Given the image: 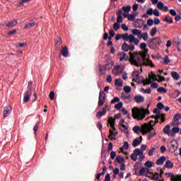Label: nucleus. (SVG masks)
Wrapping results in <instances>:
<instances>
[{
  "instance_id": "nucleus-1",
  "label": "nucleus",
  "mask_w": 181,
  "mask_h": 181,
  "mask_svg": "<svg viewBox=\"0 0 181 181\" xmlns=\"http://www.w3.org/2000/svg\"><path fill=\"white\" fill-rule=\"evenodd\" d=\"M148 49H145L142 52H134L129 53L130 63L133 66H151V67H155V64L149 58H146Z\"/></svg>"
},
{
  "instance_id": "nucleus-2",
  "label": "nucleus",
  "mask_w": 181,
  "mask_h": 181,
  "mask_svg": "<svg viewBox=\"0 0 181 181\" xmlns=\"http://www.w3.org/2000/svg\"><path fill=\"white\" fill-rule=\"evenodd\" d=\"M149 110L145 109L144 107L138 108L137 107H134L132 110V115L134 119H137V121H142L146 117V115H149Z\"/></svg>"
},
{
  "instance_id": "nucleus-3",
  "label": "nucleus",
  "mask_w": 181,
  "mask_h": 181,
  "mask_svg": "<svg viewBox=\"0 0 181 181\" xmlns=\"http://www.w3.org/2000/svg\"><path fill=\"white\" fill-rule=\"evenodd\" d=\"M122 39L124 42H129V43H134L136 46L139 45V40L136 38L133 35H128V33L124 34H117L115 36V40H119Z\"/></svg>"
},
{
  "instance_id": "nucleus-4",
  "label": "nucleus",
  "mask_w": 181,
  "mask_h": 181,
  "mask_svg": "<svg viewBox=\"0 0 181 181\" xmlns=\"http://www.w3.org/2000/svg\"><path fill=\"white\" fill-rule=\"evenodd\" d=\"M148 47L155 50V49H159V46H160L162 43V39L159 37L151 38L148 40Z\"/></svg>"
},
{
  "instance_id": "nucleus-5",
  "label": "nucleus",
  "mask_w": 181,
  "mask_h": 181,
  "mask_svg": "<svg viewBox=\"0 0 181 181\" xmlns=\"http://www.w3.org/2000/svg\"><path fill=\"white\" fill-rule=\"evenodd\" d=\"M133 132L137 135H139L141 132H142L143 135H145V134H148V132H148V125L146 124H142L141 127L134 126L133 127Z\"/></svg>"
},
{
  "instance_id": "nucleus-6",
  "label": "nucleus",
  "mask_w": 181,
  "mask_h": 181,
  "mask_svg": "<svg viewBox=\"0 0 181 181\" xmlns=\"http://www.w3.org/2000/svg\"><path fill=\"white\" fill-rule=\"evenodd\" d=\"M132 75L133 77V80H134L136 83H137L138 84H142V83L144 84L145 79H144L143 76H141L139 75V70H136L133 71Z\"/></svg>"
},
{
  "instance_id": "nucleus-7",
  "label": "nucleus",
  "mask_w": 181,
  "mask_h": 181,
  "mask_svg": "<svg viewBox=\"0 0 181 181\" xmlns=\"http://www.w3.org/2000/svg\"><path fill=\"white\" fill-rule=\"evenodd\" d=\"M153 122V120L150 121L148 123L144 124V125H147V131L148 132H151V134L148 135V139H151L156 135V132L155 131V129L152 126V123Z\"/></svg>"
},
{
  "instance_id": "nucleus-8",
  "label": "nucleus",
  "mask_w": 181,
  "mask_h": 181,
  "mask_svg": "<svg viewBox=\"0 0 181 181\" xmlns=\"http://www.w3.org/2000/svg\"><path fill=\"white\" fill-rule=\"evenodd\" d=\"M124 71H125V67L122 65H116L112 70V72L115 76H121Z\"/></svg>"
},
{
  "instance_id": "nucleus-9",
  "label": "nucleus",
  "mask_w": 181,
  "mask_h": 181,
  "mask_svg": "<svg viewBox=\"0 0 181 181\" xmlns=\"http://www.w3.org/2000/svg\"><path fill=\"white\" fill-rule=\"evenodd\" d=\"M168 146L170 152H175V151H177V148H179V144H177V141L173 140L168 144Z\"/></svg>"
},
{
  "instance_id": "nucleus-10",
  "label": "nucleus",
  "mask_w": 181,
  "mask_h": 181,
  "mask_svg": "<svg viewBox=\"0 0 181 181\" xmlns=\"http://www.w3.org/2000/svg\"><path fill=\"white\" fill-rule=\"evenodd\" d=\"M122 50L123 52H128L130 50V52H134L135 50V45L134 44H131L130 45H128L127 42H124L122 45Z\"/></svg>"
},
{
  "instance_id": "nucleus-11",
  "label": "nucleus",
  "mask_w": 181,
  "mask_h": 181,
  "mask_svg": "<svg viewBox=\"0 0 181 181\" xmlns=\"http://www.w3.org/2000/svg\"><path fill=\"white\" fill-rule=\"evenodd\" d=\"M104 103H105V93H104L103 90H100L99 93L98 105L101 107L104 105Z\"/></svg>"
},
{
  "instance_id": "nucleus-12",
  "label": "nucleus",
  "mask_w": 181,
  "mask_h": 181,
  "mask_svg": "<svg viewBox=\"0 0 181 181\" xmlns=\"http://www.w3.org/2000/svg\"><path fill=\"white\" fill-rule=\"evenodd\" d=\"M149 175V169L146 167H142L138 174V176H148Z\"/></svg>"
},
{
  "instance_id": "nucleus-13",
  "label": "nucleus",
  "mask_w": 181,
  "mask_h": 181,
  "mask_svg": "<svg viewBox=\"0 0 181 181\" xmlns=\"http://www.w3.org/2000/svg\"><path fill=\"white\" fill-rule=\"evenodd\" d=\"M181 119L180 114H175L173 117V121L171 122V125H179V119Z\"/></svg>"
},
{
  "instance_id": "nucleus-14",
  "label": "nucleus",
  "mask_w": 181,
  "mask_h": 181,
  "mask_svg": "<svg viewBox=\"0 0 181 181\" xmlns=\"http://www.w3.org/2000/svg\"><path fill=\"white\" fill-rule=\"evenodd\" d=\"M122 11H123V16L124 18H127L129 12L131 11V6H123L122 8Z\"/></svg>"
},
{
  "instance_id": "nucleus-15",
  "label": "nucleus",
  "mask_w": 181,
  "mask_h": 181,
  "mask_svg": "<svg viewBox=\"0 0 181 181\" xmlns=\"http://www.w3.org/2000/svg\"><path fill=\"white\" fill-rule=\"evenodd\" d=\"M18 25V21L13 20L11 21H9L8 23H4L2 25L3 28L4 26H6V28H14V26H16Z\"/></svg>"
},
{
  "instance_id": "nucleus-16",
  "label": "nucleus",
  "mask_w": 181,
  "mask_h": 181,
  "mask_svg": "<svg viewBox=\"0 0 181 181\" xmlns=\"http://www.w3.org/2000/svg\"><path fill=\"white\" fill-rule=\"evenodd\" d=\"M134 101H136L137 104H141V103H144L145 101V97L141 95H136L134 96Z\"/></svg>"
},
{
  "instance_id": "nucleus-17",
  "label": "nucleus",
  "mask_w": 181,
  "mask_h": 181,
  "mask_svg": "<svg viewBox=\"0 0 181 181\" xmlns=\"http://www.w3.org/2000/svg\"><path fill=\"white\" fill-rule=\"evenodd\" d=\"M11 112H12V107L11 106H6L4 110V118H6V117H8Z\"/></svg>"
},
{
  "instance_id": "nucleus-18",
  "label": "nucleus",
  "mask_w": 181,
  "mask_h": 181,
  "mask_svg": "<svg viewBox=\"0 0 181 181\" xmlns=\"http://www.w3.org/2000/svg\"><path fill=\"white\" fill-rule=\"evenodd\" d=\"M117 56L120 62H124V60L127 62V60H128V55H127L125 52H121L117 54Z\"/></svg>"
},
{
  "instance_id": "nucleus-19",
  "label": "nucleus",
  "mask_w": 181,
  "mask_h": 181,
  "mask_svg": "<svg viewBox=\"0 0 181 181\" xmlns=\"http://www.w3.org/2000/svg\"><path fill=\"white\" fill-rule=\"evenodd\" d=\"M107 66H108V64L99 65L100 74L102 76H104L107 74Z\"/></svg>"
},
{
  "instance_id": "nucleus-20",
  "label": "nucleus",
  "mask_w": 181,
  "mask_h": 181,
  "mask_svg": "<svg viewBox=\"0 0 181 181\" xmlns=\"http://www.w3.org/2000/svg\"><path fill=\"white\" fill-rule=\"evenodd\" d=\"M32 95V93L30 91H25L24 93V98L23 101L24 103H28L29 100H30V95Z\"/></svg>"
},
{
  "instance_id": "nucleus-21",
  "label": "nucleus",
  "mask_w": 181,
  "mask_h": 181,
  "mask_svg": "<svg viewBox=\"0 0 181 181\" xmlns=\"http://www.w3.org/2000/svg\"><path fill=\"white\" fill-rule=\"evenodd\" d=\"M103 111L98 112L96 114V117L98 118H101V117H103V115H105L107 114V107H103Z\"/></svg>"
},
{
  "instance_id": "nucleus-22",
  "label": "nucleus",
  "mask_w": 181,
  "mask_h": 181,
  "mask_svg": "<svg viewBox=\"0 0 181 181\" xmlns=\"http://www.w3.org/2000/svg\"><path fill=\"white\" fill-rule=\"evenodd\" d=\"M115 119H114V118L112 117H110L107 120L108 124H110L112 129H113V131H115Z\"/></svg>"
},
{
  "instance_id": "nucleus-23",
  "label": "nucleus",
  "mask_w": 181,
  "mask_h": 181,
  "mask_svg": "<svg viewBox=\"0 0 181 181\" xmlns=\"http://www.w3.org/2000/svg\"><path fill=\"white\" fill-rule=\"evenodd\" d=\"M115 130L112 129L109 130V134H110L109 138H110L111 141L115 139V136L118 135V133L115 132Z\"/></svg>"
},
{
  "instance_id": "nucleus-24",
  "label": "nucleus",
  "mask_w": 181,
  "mask_h": 181,
  "mask_svg": "<svg viewBox=\"0 0 181 181\" xmlns=\"http://www.w3.org/2000/svg\"><path fill=\"white\" fill-rule=\"evenodd\" d=\"M144 166L147 169H151V168H153L155 166V163L151 160H147L144 163Z\"/></svg>"
},
{
  "instance_id": "nucleus-25",
  "label": "nucleus",
  "mask_w": 181,
  "mask_h": 181,
  "mask_svg": "<svg viewBox=\"0 0 181 181\" xmlns=\"http://www.w3.org/2000/svg\"><path fill=\"white\" fill-rule=\"evenodd\" d=\"M170 125L167 124L163 129V132L165 134V135H168V136H170Z\"/></svg>"
},
{
  "instance_id": "nucleus-26",
  "label": "nucleus",
  "mask_w": 181,
  "mask_h": 181,
  "mask_svg": "<svg viewBox=\"0 0 181 181\" xmlns=\"http://www.w3.org/2000/svg\"><path fill=\"white\" fill-rule=\"evenodd\" d=\"M132 33L134 36H141V35H142V31L135 28L132 30Z\"/></svg>"
},
{
  "instance_id": "nucleus-27",
  "label": "nucleus",
  "mask_w": 181,
  "mask_h": 181,
  "mask_svg": "<svg viewBox=\"0 0 181 181\" xmlns=\"http://www.w3.org/2000/svg\"><path fill=\"white\" fill-rule=\"evenodd\" d=\"M119 129L122 131V132H124V134H126V135H129V132L128 131V127L124 125H122L119 127Z\"/></svg>"
},
{
  "instance_id": "nucleus-28",
  "label": "nucleus",
  "mask_w": 181,
  "mask_h": 181,
  "mask_svg": "<svg viewBox=\"0 0 181 181\" xmlns=\"http://www.w3.org/2000/svg\"><path fill=\"white\" fill-rule=\"evenodd\" d=\"M175 43L177 45V49L178 52H181V39L180 38L175 39Z\"/></svg>"
},
{
  "instance_id": "nucleus-29",
  "label": "nucleus",
  "mask_w": 181,
  "mask_h": 181,
  "mask_svg": "<svg viewBox=\"0 0 181 181\" xmlns=\"http://www.w3.org/2000/svg\"><path fill=\"white\" fill-rule=\"evenodd\" d=\"M165 160H166V157L163 156L157 160L156 165H163V163H165Z\"/></svg>"
},
{
  "instance_id": "nucleus-30",
  "label": "nucleus",
  "mask_w": 181,
  "mask_h": 181,
  "mask_svg": "<svg viewBox=\"0 0 181 181\" xmlns=\"http://www.w3.org/2000/svg\"><path fill=\"white\" fill-rule=\"evenodd\" d=\"M171 76L176 81H177V80H179V78H180V75H179L178 73L176 72V71H172L171 72Z\"/></svg>"
},
{
  "instance_id": "nucleus-31",
  "label": "nucleus",
  "mask_w": 181,
  "mask_h": 181,
  "mask_svg": "<svg viewBox=\"0 0 181 181\" xmlns=\"http://www.w3.org/2000/svg\"><path fill=\"white\" fill-rule=\"evenodd\" d=\"M165 168L167 169H172L173 168V163L170 160H167L164 165Z\"/></svg>"
},
{
  "instance_id": "nucleus-32",
  "label": "nucleus",
  "mask_w": 181,
  "mask_h": 181,
  "mask_svg": "<svg viewBox=\"0 0 181 181\" xmlns=\"http://www.w3.org/2000/svg\"><path fill=\"white\" fill-rule=\"evenodd\" d=\"M133 153L139 156V155H144V151L141 148H136L133 151Z\"/></svg>"
},
{
  "instance_id": "nucleus-33",
  "label": "nucleus",
  "mask_w": 181,
  "mask_h": 181,
  "mask_svg": "<svg viewBox=\"0 0 181 181\" xmlns=\"http://www.w3.org/2000/svg\"><path fill=\"white\" fill-rule=\"evenodd\" d=\"M115 85L117 87H122V79L117 78L115 81Z\"/></svg>"
},
{
  "instance_id": "nucleus-34",
  "label": "nucleus",
  "mask_w": 181,
  "mask_h": 181,
  "mask_svg": "<svg viewBox=\"0 0 181 181\" xmlns=\"http://www.w3.org/2000/svg\"><path fill=\"white\" fill-rule=\"evenodd\" d=\"M62 54L64 57H67V56H69V49L66 47L62 49Z\"/></svg>"
},
{
  "instance_id": "nucleus-35",
  "label": "nucleus",
  "mask_w": 181,
  "mask_h": 181,
  "mask_svg": "<svg viewBox=\"0 0 181 181\" xmlns=\"http://www.w3.org/2000/svg\"><path fill=\"white\" fill-rule=\"evenodd\" d=\"M35 25H36V23L35 22L29 23L24 26V29H30V28H33Z\"/></svg>"
},
{
  "instance_id": "nucleus-36",
  "label": "nucleus",
  "mask_w": 181,
  "mask_h": 181,
  "mask_svg": "<svg viewBox=\"0 0 181 181\" xmlns=\"http://www.w3.org/2000/svg\"><path fill=\"white\" fill-rule=\"evenodd\" d=\"M139 144H141V141H139V139H135L133 141L132 146H134V148H136V146H138Z\"/></svg>"
},
{
  "instance_id": "nucleus-37",
  "label": "nucleus",
  "mask_w": 181,
  "mask_h": 181,
  "mask_svg": "<svg viewBox=\"0 0 181 181\" xmlns=\"http://www.w3.org/2000/svg\"><path fill=\"white\" fill-rule=\"evenodd\" d=\"M129 148V144H128L127 141H125L124 143V145L120 148V151H122V152L124 151V149H128Z\"/></svg>"
},
{
  "instance_id": "nucleus-38",
  "label": "nucleus",
  "mask_w": 181,
  "mask_h": 181,
  "mask_svg": "<svg viewBox=\"0 0 181 181\" xmlns=\"http://www.w3.org/2000/svg\"><path fill=\"white\" fill-rule=\"evenodd\" d=\"M172 180L173 181H181V175H173Z\"/></svg>"
},
{
  "instance_id": "nucleus-39",
  "label": "nucleus",
  "mask_w": 181,
  "mask_h": 181,
  "mask_svg": "<svg viewBox=\"0 0 181 181\" xmlns=\"http://www.w3.org/2000/svg\"><path fill=\"white\" fill-rule=\"evenodd\" d=\"M116 161L117 163H122L124 162V158L121 156H117L116 157Z\"/></svg>"
},
{
  "instance_id": "nucleus-40",
  "label": "nucleus",
  "mask_w": 181,
  "mask_h": 181,
  "mask_svg": "<svg viewBox=\"0 0 181 181\" xmlns=\"http://www.w3.org/2000/svg\"><path fill=\"white\" fill-rule=\"evenodd\" d=\"M158 115V118L159 119H161V122H160V124H162V122H165V114H161V115Z\"/></svg>"
},
{
  "instance_id": "nucleus-41",
  "label": "nucleus",
  "mask_w": 181,
  "mask_h": 181,
  "mask_svg": "<svg viewBox=\"0 0 181 181\" xmlns=\"http://www.w3.org/2000/svg\"><path fill=\"white\" fill-rule=\"evenodd\" d=\"M152 76L148 77L146 81L144 82V86H146L148 84H151L152 83Z\"/></svg>"
},
{
  "instance_id": "nucleus-42",
  "label": "nucleus",
  "mask_w": 181,
  "mask_h": 181,
  "mask_svg": "<svg viewBox=\"0 0 181 181\" xmlns=\"http://www.w3.org/2000/svg\"><path fill=\"white\" fill-rule=\"evenodd\" d=\"M127 18L128 21H135L136 16L134 14H128V16H127Z\"/></svg>"
},
{
  "instance_id": "nucleus-43",
  "label": "nucleus",
  "mask_w": 181,
  "mask_h": 181,
  "mask_svg": "<svg viewBox=\"0 0 181 181\" xmlns=\"http://www.w3.org/2000/svg\"><path fill=\"white\" fill-rule=\"evenodd\" d=\"M123 90L126 94H128L131 93V86H126L124 87Z\"/></svg>"
},
{
  "instance_id": "nucleus-44",
  "label": "nucleus",
  "mask_w": 181,
  "mask_h": 181,
  "mask_svg": "<svg viewBox=\"0 0 181 181\" xmlns=\"http://www.w3.org/2000/svg\"><path fill=\"white\" fill-rule=\"evenodd\" d=\"M158 93H168V90H166L165 88L163 87H160L157 89Z\"/></svg>"
},
{
  "instance_id": "nucleus-45",
  "label": "nucleus",
  "mask_w": 181,
  "mask_h": 181,
  "mask_svg": "<svg viewBox=\"0 0 181 181\" xmlns=\"http://www.w3.org/2000/svg\"><path fill=\"white\" fill-rule=\"evenodd\" d=\"M165 6V4H163V3L162 1H158L157 4V8L158 9H160V11L161 9H163V7Z\"/></svg>"
},
{
  "instance_id": "nucleus-46",
  "label": "nucleus",
  "mask_w": 181,
  "mask_h": 181,
  "mask_svg": "<svg viewBox=\"0 0 181 181\" xmlns=\"http://www.w3.org/2000/svg\"><path fill=\"white\" fill-rule=\"evenodd\" d=\"M131 159L132 160H133L134 162H136V160H138V156H136V154H134V153H132L130 155Z\"/></svg>"
},
{
  "instance_id": "nucleus-47",
  "label": "nucleus",
  "mask_w": 181,
  "mask_h": 181,
  "mask_svg": "<svg viewBox=\"0 0 181 181\" xmlns=\"http://www.w3.org/2000/svg\"><path fill=\"white\" fill-rule=\"evenodd\" d=\"M122 102H119L115 105V110H121V108H122Z\"/></svg>"
},
{
  "instance_id": "nucleus-48",
  "label": "nucleus",
  "mask_w": 181,
  "mask_h": 181,
  "mask_svg": "<svg viewBox=\"0 0 181 181\" xmlns=\"http://www.w3.org/2000/svg\"><path fill=\"white\" fill-rule=\"evenodd\" d=\"M119 28H121V25L119 24V23H115L113 25V29L115 30H118V29H119Z\"/></svg>"
},
{
  "instance_id": "nucleus-49",
  "label": "nucleus",
  "mask_w": 181,
  "mask_h": 181,
  "mask_svg": "<svg viewBox=\"0 0 181 181\" xmlns=\"http://www.w3.org/2000/svg\"><path fill=\"white\" fill-rule=\"evenodd\" d=\"M156 32H158L156 27L153 28L150 33L151 36H155V35H156Z\"/></svg>"
},
{
  "instance_id": "nucleus-50",
  "label": "nucleus",
  "mask_w": 181,
  "mask_h": 181,
  "mask_svg": "<svg viewBox=\"0 0 181 181\" xmlns=\"http://www.w3.org/2000/svg\"><path fill=\"white\" fill-rule=\"evenodd\" d=\"M140 49H141L142 50H144V52H145V50H148V49H146V43L145 42H141L140 44Z\"/></svg>"
},
{
  "instance_id": "nucleus-51",
  "label": "nucleus",
  "mask_w": 181,
  "mask_h": 181,
  "mask_svg": "<svg viewBox=\"0 0 181 181\" xmlns=\"http://www.w3.org/2000/svg\"><path fill=\"white\" fill-rule=\"evenodd\" d=\"M119 174V168H115L113 170V177H117V175Z\"/></svg>"
},
{
  "instance_id": "nucleus-52",
  "label": "nucleus",
  "mask_w": 181,
  "mask_h": 181,
  "mask_svg": "<svg viewBox=\"0 0 181 181\" xmlns=\"http://www.w3.org/2000/svg\"><path fill=\"white\" fill-rule=\"evenodd\" d=\"M156 148L155 147H152L150 151L148 152V156H152L153 155V153L155 152L156 151Z\"/></svg>"
},
{
  "instance_id": "nucleus-53",
  "label": "nucleus",
  "mask_w": 181,
  "mask_h": 181,
  "mask_svg": "<svg viewBox=\"0 0 181 181\" xmlns=\"http://www.w3.org/2000/svg\"><path fill=\"white\" fill-rule=\"evenodd\" d=\"M141 37L144 40H148V37H149V35H148V33H144L142 35H141Z\"/></svg>"
},
{
  "instance_id": "nucleus-54",
  "label": "nucleus",
  "mask_w": 181,
  "mask_h": 181,
  "mask_svg": "<svg viewBox=\"0 0 181 181\" xmlns=\"http://www.w3.org/2000/svg\"><path fill=\"white\" fill-rule=\"evenodd\" d=\"M111 104H115V103H119V98L118 97H115L112 100H111Z\"/></svg>"
},
{
  "instance_id": "nucleus-55",
  "label": "nucleus",
  "mask_w": 181,
  "mask_h": 181,
  "mask_svg": "<svg viewBox=\"0 0 181 181\" xmlns=\"http://www.w3.org/2000/svg\"><path fill=\"white\" fill-rule=\"evenodd\" d=\"M122 112H123V114L124 115H127L128 118H129V116L131 115V114H129V112H128L127 110H126L125 108H122Z\"/></svg>"
},
{
  "instance_id": "nucleus-56",
  "label": "nucleus",
  "mask_w": 181,
  "mask_h": 181,
  "mask_svg": "<svg viewBox=\"0 0 181 181\" xmlns=\"http://www.w3.org/2000/svg\"><path fill=\"white\" fill-rule=\"evenodd\" d=\"M124 22V19H122V16H117V23H122Z\"/></svg>"
},
{
  "instance_id": "nucleus-57",
  "label": "nucleus",
  "mask_w": 181,
  "mask_h": 181,
  "mask_svg": "<svg viewBox=\"0 0 181 181\" xmlns=\"http://www.w3.org/2000/svg\"><path fill=\"white\" fill-rule=\"evenodd\" d=\"M157 77L158 78V80H157V81H158V83H162V81H165V77H163L160 75H158Z\"/></svg>"
},
{
  "instance_id": "nucleus-58",
  "label": "nucleus",
  "mask_w": 181,
  "mask_h": 181,
  "mask_svg": "<svg viewBox=\"0 0 181 181\" xmlns=\"http://www.w3.org/2000/svg\"><path fill=\"white\" fill-rule=\"evenodd\" d=\"M55 45L57 46V45H62V38L57 37L55 40Z\"/></svg>"
},
{
  "instance_id": "nucleus-59",
  "label": "nucleus",
  "mask_w": 181,
  "mask_h": 181,
  "mask_svg": "<svg viewBox=\"0 0 181 181\" xmlns=\"http://www.w3.org/2000/svg\"><path fill=\"white\" fill-rule=\"evenodd\" d=\"M153 13L154 16H160V13H159V11L156 8H155L153 11Z\"/></svg>"
},
{
  "instance_id": "nucleus-60",
  "label": "nucleus",
  "mask_w": 181,
  "mask_h": 181,
  "mask_svg": "<svg viewBox=\"0 0 181 181\" xmlns=\"http://www.w3.org/2000/svg\"><path fill=\"white\" fill-rule=\"evenodd\" d=\"M179 131H180V128L179 127H173L172 129V132H173V134H177Z\"/></svg>"
},
{
  "instance_id": "nucleus-61",
  "label": "nucleus",
  "mask_w": 181,
  "mask_h": 181,
  "mask_svg": "<svg viewBox=\"0 0 181 181\" xmlns=\"http://www.w3.org/2000/svg\"><path fill=\"white\" fill-rule=\"evenodd\" d=\"M122 74L123 80H127L128 79V74L127 73V71H124V72Z\"/></svg>"
},
{
  "instance_id": "nucleus-62",
  "label": "nucleus",
  "mask_w": 181,
  "mask_h": 181,
  "mask_svg": "<svg viewBox=\"0 0 181 181\" xmlns=\"http://www.w3.org/2000/svg\"><path fill=\"white\" fill-rule=\"evenodd\" d=\"M157 107H158V110H162L163 108L165 107V105L162 103H158L157 104Z\"/></svg>"
},
{
  "instance_id": "nucleus-63",
  "label": "nucleus",
  "mask_w": 181,
  "mask_h": 181,
  "mask_svg": "<svg viewBox=\"0 0 181 181\" xmlns=\"http://www.w3.org/2000/svg\"><path fill=\"white\" fill-rule=\"evenodd\" d=\"M115 156H117V153L115 151H112L110 153V158L111 159H115Z\"/></svg>"
},
{
  "instance_id": "nucleus-64",
  "label": "nucleus",
  "mask_w": 181,
  "mask_h": 181,
  "mask_svg": "<svg viewBox=\"0 0 181 181\" xmlns=\"http://www.w3.org/2000/svg\"><path fill=\"white\" fill-rule=\"evenodd\" d=\"M151 88H158V87H159V85L157 83L153 82L151 84Z\"/></svg>"
}]
</instances>
